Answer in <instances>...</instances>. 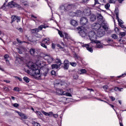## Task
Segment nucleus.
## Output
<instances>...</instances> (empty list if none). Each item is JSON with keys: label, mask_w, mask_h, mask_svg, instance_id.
Wrapping results in <instances>:
<instances>
[{"label": "nucleus", "mask_w": 126, "mask_h": 126, "mask_svg": "<svg viewBox=\"0 0 126 126\" xmlns=\"http://www.w3.org/2000/svg\"><path fill=\"white\" fill-rule=\"evenodd\" d=\"M31 17H32L33 18H37V17L35 16L34 15H32Z\"/></svg>", "instance_id": "69168bd1"}, {"label": "nucleus", "mask_w": 126, "mask_h": 126, "mask_svg": "<svg viewBox=\"0 0 126 126\" xmlns=\"http://www.w3.org/2000/svg\"><path fill=\"white\" fill-rule=\"evenodd\" d=\"M69 15L70 16L73 17L74 16H76V13L74 12H70L69 13Z\"/></svg>", "instance_id": "7c9ffc66"}, {"label": "nucleus", "mask_w": 126, "mask_h": 126, "mask_svg": "<svg viewBox=\"0 0 126 126\" xmlns=\"http://www.w3.org/2000/svg\"><path fill=\"white\" fill-rule=\"evenodd\" d=\"M105 34V31L102 29V28L101 29H98V30H97V36H98V37H103V36H104Z\"/></svg>", "instance_id": "1a4fd4ad"}, {"label": "nucleus", "mask_w": 126, "mask_h": 126, "mask_svg": "<svg viewBox=\"0 0 126 126\" xmlns=\"http://www.w3.org/2000/svg\"><path fill=\"white\" fill-rule=\"evenodd\" d=\"M70 64L72 65V66H76V63L71 62L70 63Z\"/></svg>", "instance_id": "58836bf2"}, {"label": "nucleus", "mask_w": 126, "mask_h": 126, "mask_svg": "<svg viewBox=\"0 0 126 126\" xmlns=\"http://www.w3.org/2000/svg\"><path fill=\"white\" fill-rule=\"evenodd\" d=\"M53 117L54 118H55L56 119H57V118L59 117V115L58 114H53Z\"/></svg>", "instance_id": "5fc2aeb1"}, {"label": "nucleus", "mask_w": 126, "mask_h": 126, "mask_svg": "<svg viewBox=\"0 0 126 126\" xmlns=\"http://www.w3.org/2000/svg\"><path fill=\"white\" fill-rule=\"evenodd\" d=\"M113 39H118V35L117 34H113L112 35Z\"/></svg>", "instance_id": "ea45409f"}, {"label": "nucleus", "mask_w": 126, "mask_h": 126, "mask_svg": "<svg viewBox=\"0 0 126 126\" xmlns=\"http://www.w3.org/2000/svg\"><path fill=\"white\" fill-rule=\"evenodd\" d=\"M56 71H55L54 70H52V71H51V74L52 75H56Z\"/></svg>", "instance_id": "603ef678"}, {"label": "nucleus", "mask_w": 126, "mask_h": 126, "mask_svg": "<svg viewBox=\"0 0 126 126\" xmlns=\"http://www.w3.org/2000/svg\"><path fill=\"white\" fill-rule=\"evenodd\" d=\"M17 113L18 114L19 116L21 117V120H23V119L24 120H27V119H28V117H27L26 115L21 113V112H19L18 111H17Z\"/></svg>", "instance_id": "2eb2a0df"}, {"label": "nucleus", "mask_w": 126, "mask_h": 126, "mask_svg": "<svg viewBox=\"0 0 126 126\" xmlns=\"http://www.w3.org/2000/svg\"><path fill=\"white\" fill-rule=\"evenodd\" d=\"M11 23H13L15 20L17 22H20L21 18L20 17L16 16L15 15H12L11 17Z\"/></svg>", "instance_id": "9d476101"}, {"label": "nucleus", "mask_w": 126, "mask_h": 126, "mask_svg": "<svg viewBox=\"0 0 126 126\" xmlns=\"http://www.w3.org/2000/svg\"><path fill=\"white\" fill-rule=\"evenodd\" d=\"M92 29H94V30H98V29H100L102 28L101 27V24L99 23H94L92 25Z\"/></svg>", "instance_id": "9b49d317"}, {"label": "nucleus", "mask_w": 126, "mask_h": 126, "mask_svg": "<svg viewBox=\"0 0 126 126\" xmlns=\"http://www.w3.org/2000/svg\"><path fill=\"white\" fill-rule=\"evenodd\" d=\"M55 47H56V45H55V44L52 43V49H55Z\"/></svg>", "instance_id": "13d9d810"}, {"label": "nucleus", "mask_w": 126, "mask_h": 126, "mask_svg": "<svg viewBox=\"0 0 126 126\" xmlns=\"http://www.w3.org/2000/svg\"><path fill=\"white\" fill-rule=\"evenodd\" d=\"M51 66L53 69H58V68H59V67H60V66H59V65L57 64H52Z\"/></svg>", "instance_id": "b1692460"}, {"label": "nucleus", "mask_w": 126, "mask_h": 126, "mask_svg": "<svg viewBox=\"0 0 126 126\" xmlns=\"http://www.w3.org/2000/svg\"><path fill=\"white\" fill-rule=\"evenodd\" d=\"M82 12L81 11H77L76 13V16H81L82 15Z\"/></svg>", "instance_id": "c85d7f7f"}, {"label": "nucleus", "mask_w": 126, "mask_h": 126, "mask_svg": "<svg viewBox=\"0 0 126 126\" xmlns=\"http://www.w3.org/2000/svg\"><path fill=\"white\" fill-rule=\"evenodd\" d=\"M4 90H5V91H8V88L7 87L4 88Z\"/></svg>", "instance_id": "e2e57ef3"}, {"label": "nucleus", "mask_w": 126, "mask_h": 126, "mask_svg": "<svg viewBox=\"0 0 126 126\" xmlns=\"http://www.w3.org/2000/svg\"><path fill=\"white\" fill-rule=\"evenodd\" d=\"M15 78H16V79H18L19 81H22V79H21V78H19V77L15 76Z\"/></svg>", "instance_id": "3c124183"}, {"label": "nucleus", "mask_w": 126, "mask_h": 126, "mask_svg": "<svg viewBox=\"0 0 126 126\" xmlns=\"http://www.w3.org/2000/svg\"><path fill=\"white\" fill-rule=\"evenodd\" d=\"M12 7H19V5L17 4L15 2L11 1L9 2L7 5H5V4H4L1 6V9L6 11L7 9H9V8H11Z\"/></svg>", "instance_id": "7ed1b4c3"}, {"label": "nucleus", "mask_w": 126, "mask_h": 126, "mask_svg": "<svg viewBox=\"0 0 126 126\" xmlns=\"http://www.w3.org/2000/svg\"><path fill=\"white\" fill-rule=\"evenodd\" d=\"M97 20L98 21V22H99V23H102L103 22V21H103V16H102V15H101V14H98L97 15Z\"/></svg>", "instance_id": "a211bd4d"}, {"label": "nucleus", "mask_w": 126, "mask_h": 126, "mask_svg": "<svg viewBox=\"0 0 126 126\" xmlns=\"http://www.w3.org/2000/svg\"><path fill=\"white\" fill-rule=\"evenodd\" d=\"M42 42L45 43V44H47L48 45H49V44H50V38H44L42 40Z\"/></svg>", "instance_id": "412c9836"}, {"label": "nucleus", "mask_w": 126, "mask_h": 126, "mask_svg": "<svg viewBox=\"0 0 126 126\" xmlns=\"http://www.w3.org/2000/svg\"><path fill=\"white\" fill-rule=\"evenodd\" d=\"M28 66L29 68L33 71V73H34L35 75H38V77H41L40 75V71L42 72V74H43L44 76H46L48 72H49V68L43 67L40 70L38 69L36 64L32 62H29Z\"/></svg>", "instance_id": "f257e3e1"}, {"label": "nucleus", "mask_w": 126, "mask_h": 126, "mask_svg": "<svg viewBox=\"0 0 126 126\" xmlns=\"http://www.w3.org/2000/svg\"><path fill=\"white\" fill-rule=\"evenodd\" d=\"M119 42H120V43L122 44V43H124V42H125V40L122 39V38H121L120 40H119Z\"/></svg>", "instance_id": "4d7b16f0"}, {"label": "nucleus", "mask_w": 126, "mask_h": 126, "mask_svg": "<svg viewBox=\"0 0 126 126\" xmlns=\"http://www.w3.org/2000/svg\"><path fill=\"white\" fill-rule=\"evenodd\" d=\"M58 33L60 37H61L62 38L64 37V38L66 39L67 41H70V40H71V37H70V36H69L68 34L65 33H64V35H63V32H62L60 31H59Z\"/></svg>", "instance_id": "0eeeda50"}, {"label": "nucleus", "mask_w": 126, "mask_h": 126, "mask_svg": "<svg viewBox=\"0 0 126 126\" xmlns=\"http://www.w3.org/2000/svg\"><path fill=\"white\" fill-rule=\"evenodd\" d=\"M116 19H117L119 25L124 24V22L123 21V20H120L119 17H118V16H117V18H116Z\"/></svg>", "instance_id": "c756f323"}, {"label": "nucleus", "mask_w": 126, "mask_h": 126, "mask_svg": "<svg viewBox=\"0 0 126 126\" xmlns=\"http://www.w3.org/2000/svg\"><path fill=\"white\" fill-rule=\"evenodd\" d=\"M56 62L57 63H59V66H61V64H62V62L61 60L59 59H57Z\"/></svg>", "instance_id": "473e14b6"}, {"label": "nucleus", "mask_w": 126, "mask_h": 126, "mask_svg": "<svg viewBox=\"0 0 126 126\" xmlns=\"http://www.w3.org/2000/svg\"><path fill=\"white\" fill-rule=\"evenodd\" d=\"M90 20L91 21H95V20H96V16L94 14L91 15L90 17Z\"/></svg>", "instance_id": "5701e85b"}, {"label": "nucleus", "mask_w": 126, "mask_h": 126, "mask_svg": "<svg viewBox=\"0 0 126 126\" xmlns=\"http://www.w3.org/2000/svg\"><path fill=\"white\" fill-rule=\"evenodd\" d=\"M53 115V112H50L48 113L47 116L50 117V116H52Z\"/></svg>", "instance_id": "864d4df0"}, {"label": "nucleus", "mask_w": 126, "mask_h": 126, "mask_svg": "<svg viewBox=\"0 0 126 126\" xmlns=\"http://www.w3.org/2000/svg\"><path fill=\"white\" fill-rule=\"evenodd\" d=\"M13 90L14 91H18V92H19L20 91V90H19V88H18V87H15L14 88Z\"/></svg>", "instance_id": "c03bdc74"}, {"label": "nucleus", "mask_w": 126, "mask_h": 126, "mask_svg": "<svg viewBox=\"0 0 126 126\" xmlns=\"http://www.w3.org/2000/svg\"><path fill=\"white\" fill-rule=\"evenodd\" d=\"M103 89H104V90H107V89H108V88H109V87L107 85H105L103 87Z\"/></svg>", "instance_id": "8fccbe9b"}, {"label": "nucleus", "mask_w": 126, "mask_h": 126, "mask_svg": "<svg viewBox=\"0 0 126 126\" xmlns=\"http://www.w3.org/2000/svg\"><path fill=\"white\" fill-rule=\"evenodd\" d=\"M56 92L58 95H63L64 93H65V92H63L62 90L60 89H56Z\"/></svg>", "instance_id": "6ab92c4d"}, {"label": "nucleus", "mask_w": 126, "mask_h": 126, "mask_svg": "<svg viewBox=\"0 0 126 126\" xmlns=\"http://www.w3.org/2000/svg\"><path fill=\"white\" fill-rule=\"evenodd\" d=\"M101 27L105 30V31H108V30H109V25H108L106 21H103L101 23Z\"/></svg>", "instance_id": "f8f14e48"}, {"label": "nucleus", "mask_w": 126, "mask_h": 126, "mask_svg": "<svg viewBox=\"0 0 126 126\" xmlns=\"http://www.w3.org/2000/svg\"><path fill=\"white\" fill-rule=\"evenodd\" d=\"M4 82H6V83H9L10 82V81L7 80H4Z\"/></svg>", "instance_id": "bf43d9fd"}, {"label": "nucleus", "mask_w": 126, "mask_h": 126, "mask_svg": "<svg viewBox=\"0 0 126 126\" xmlns=\"http://www.w3.org/2000/svg\"><path fill=\"white\" fill-rule=\"evenodd\" d=\"M83 2H87L88 1H89V0H83Z\"/></svg>", "instance_id": "338daca9"}, {"label": "nucleus", "mask_w": 126, "mask_h": 126, "mask_svg": "<svg viewBox=\"0 0 126 126\" xmlns=\"http://www.w3.org/2000/svg\"><path fill=\"white\" fill-rule=\"evenodd\" d=\"M4 60L6 62L7 65H10V63L9 62V56L8 54H6L4 56Z\"/></svg>", "instance_id": "4468645a"}, {"label": "nucleus", "mask_w": 126, "mask_h": 126, "mask_svg": "<svg viewBox=\"0 0 126 126\" xmlns=\"http://www.w3.org/2000/svg\"><path fill=\"white\" fill-rule=\"evenodd\" d=\"M75 7V6L73 4H68L67 6L62 5L60 6V9L66 12V11H69V10L73 9Z\"/></svg>", "instance_id": "39448f33"}, {"label": "nucleus", "mask_w": 126, "mask_h": 126, "mask_svg": "<svg viewBox=\"0 0 126 126\" xmlns=\"http://www.w3.org/2000/svg\"><path fill=\"white\" fill-rule=\"evenodd\" d=\"M13 106L15 108H17L18 107H19V104L18 103H14L13 104Z\"/></svg>", "instance_id": "79ce46f5"}, {"label": "nucleus", "mask_w": 126, "mask_h": 126, "mask_svg": "<svg viewBox=\"0 0 126 126\" xmlns=\"http://www.w3.org/2000/svg\"><path fill=\"white\" fill-rule=\"evenodd\" d=\"M109 7H110V4L107 3L105 5V8H106V9H108Z\"/></svg>", "instance_id": "37998d69"}, {"label": "nucleus", "mask_w": 126, "mask_h": 126, "mask_svg": "<svg viewBox=\"0 0 126 126\" xmlns=\"http://www.w3.org/2000/svg\"><path fill=\"white\" fill-rule=\"evenodd\" d=\"M32 125H33L34 126H41L39 123H37L35 121H32Z\"/></svg>", "instance_id": "2f4dec72"}, {"label": "nucleus", "mask_w": 126, "mask_h": 126, "mask_svg": "<svg viewBox=\"0 0 126 126\" xmlns=\"http://www.w3.org/2000/svg\"><path fill=\"white\" fill-rule=\"evenodd\" d=\"M63 95H65V96H68V97H71V94H70V93H65V92Z\"/></svg>", "instance_id": "e433bc0d"}, {"label": "nucleus", "mask_w": 126, "mask_h": 126, "mask_svg": "<svg viewBox=\"0 0 126 126\" xmlns=\"http://www.w3.org/2000/svg\"><path fill=\"white\" fill-rule=\"evenodd\" d=\"M84 13L87 16H89L91 14V10L89 8H86L84 10Z\"/></svg>", "instance_id": "f3484780"}, {"label": "nucleus", "mask_w": 126, "mask_h": 126, "mask_svg": "<svg viewBox=\"0 0 126 126\" xmlns=\"http://www.w3.org/2000/svg\"><path fill=\"white\" fill-rule=\"evenodd\" d=\"M119 26H120L121 28H125V26H124L123 24L119 25Z\"/></svg>", "instance_id": "052dcab7"}, {"label": "nucleus", "mask_w": 126, "mask_h": 126, "mask_svg": "<svg viewBox=\"0 0 126 126\" xmlns=\"http://www.w3.org/2000/svg\"><path fill=\"white\" fill-rule=\"evenodd\" d=\"M73 77L74 79H77L78 78V75H77V74H74L73 75Z\"/></svg>", "instance_id": "de8ad7c7"}, {"label": "nucleus", "mask_w": 126, "mask_h": 126, "mask_svg": "<svg viewBox=\"0 0 126 126\" xmlns=\"http://www.w3.org/2000/svg\"><path fill=\"white\" fill-rule=\"evenodd\" d=\"M117 1V0H110L109 2L110 3H115Z\"/></svg>", "instance_id": "09e8293b"}, {"label": "nucleus", "mask_w": 126, "mask_h": 126, "mask_svg": "<svg viewBox=\"0 0 126 126\" xmlns=\"http://www.w3.org/2000/svg\"><path fill=\"white\" fill-rule=\"evenodd\" d=\"M80 23L82 25H87V24H88V18L86 17H82L80 19Z\"/></svg>", "instance_id": "6e6552de"}, {"label": "nucleus", "mask_w": 126, "mask_h": 126, "mask_svg": "<svg viewBox=\"0 0 126 126\" xmlns=\"http://www.w3.org/2000/svg\"><path fill=\"white\" fill-rule=\"evenodd\" d=\"M115 13L116 15V18L119 17V9L118 8L115 9Z\"/></svg>", "instance_id": "72a5a7b5"}, {"label": "nucleus", "mask_w": 126, "mask_h": 126, "mask_svg": "<svg viewBox=\"0 0 126 126\" xmlns=\"http://www.w3.org/2000/svg\"><path fill=\"white\" fill-rule=\"evenodd\" d=\"M95 44H96V47L98 48V49H102L103 48V45H102L100 41L99 42L95 43Z\"/></svg>", "instance_id": "393cba45"}, {"label": "nucleus", "mask_w": 126, "mask_h": 126, "mask_svg": "<svg viewBox=\"0 0 126 126\" xmlns=\"http://www.w3.org/2000/svg\"><path fill=\"white\" fill-rule=\"evenodd\" d=\"M98 3V0H94V4H97Z\"/></svg>", "instance_id": "774afa93"}, {"label": "nucleus", "mask_w": 126, "mask_h": 126, "mask_svg": "<svg viewBox=\"0 0 126 126\" xmlns=\"http://www.w3.org/2000/svg\"><path fill=\"white\" fill-rule=\"evenodd\" d=\"M64 84V83L61 81L60 80H57L54 82L55 86H63Z\"/></svg>", "instance_id": "ddd939ff"}, {"label": "nucleus", "mask_w": 126, "mask_h": 126, "mask_svg": "<svg viewBox=\"0 0 126 126\" xmlns=\"http://www.w3.org/2000/svg\"><path fill=\"white\" fill-rule=\"evenodd\" d=\"M69 65V62H68V60H65L64 61V65H63L64 69H66V70L68 69Z\"/></svg>", "instance_id": "dca6fc26"}, {"label": "nucleus", "mask_w": 126, "mask_h": 126, "mask_svg": "<svg viewBox=\"0 0 126 126\" xmlns=\"http://www.w3.org/2000/svg\"><path fill=\"white\" fill-rule=\"evenodd\" d=\"M39 32V29L35 28L33 30H32V33H38Z\"/></svg>", "instance_id": "c9c22d12"}, {"label": "nucleus", "mask_w": 126, "mask_h": 126, "mask_svg": "<svg viewBox=\"0 0 126 126\" xmlns=\"http://www.w3.org/2000/svg\"><path fill=\"white\" fill-rule=\"evenodd\" d=\"M43 28L46 29V27H45V26H44V25H41L38 27V30L41 31L43 29Z\"/></svg>", "instance_id": "f704fd0d"}, {"label": "nucleus", "mask_w": 126, "mask_h": 126, "mask_svg": "<svg viewBox=\"0 0 126 126\" xmlns=\"http://www.w3.org/2000/svg\"><path fill=\"white\" fill-rule=\"evenodd\" d=\"M18 52L19 53V54H22V52L19 49H18Z\"/></svg>", "instance_id": "680f3d73"}, {"label": "nucleus", "mask_w": 126, "mask_h": 126, "mask_svg": "<svg viewBox=\"0 0 126 126\" xmlns=\"http://www.w3.org/2000/svg\"><path fill=\"white\" fill-rule=\"evenodd\" d=\"M110 99H111L112 101H115L116 100V98L112 96L110 97Z\"/></svg>", "instance_id": "6e6d98bb"}, {"label": "nucleus", "mask_w": 126, "mask_h": 126, "mask_svg": "<svg viewBox=\"0 0 126 126\" xmlns=\"http://www.w3.org/2000/svg\"><path fill=\"white\" fill-rule=\"evenodd\" d=\"M23 79H24V81H25V82H26V83H29V82H30V79H29L27 77H24L23 78Z\"/></svg>", "instance_id": "cd10ccee"}, {"label": "nucleus", "mask_w": 126, "mask_h": 126, "mask_svg": "<svg viewBox=\"0 0 126 126\" xmlns=\"http://www.w3.org/2000/svg\"><path fill=\"white\" fill-rule=\"evenodd\" d=\"M22 5H28V2L25 0H21Z\"/></svg>", "instance_id": "a878e982"}, {"label": "nucleus", "mask_w": 126, "mask_h": 126, "mask_svg": "<svg viewBox=\"0 0 126 126\" xmlns=\"http://www.w3.org/2000/svg\"><path fill=\"white\" fill-rule=\"evenodd\" d=\"M80 73H86V70H85V69H82L80 70Z\"/></svg>", "instance_id": "a19ab883"}, {"label": "nucleus", "mask_w": 126, "mask_h": 126, "mask_svg": "<svg viewBox=\"0 0 126 126\" xmlns=\"http://www.w3.org/2000/svg\"><path fill=\"white\" fill-rule=\"evenodd\" d=\"M41 112L42 113V114H43V115H45V116H48V112H46L44 110H42Z\"/></svg>", "instance_id": "49530a36"}, {"label": "nucleus", "mask_w": 126, "mask_h": 126, "mask_svg": "<svg viewBox=\"0 0 126 126\" xmlns=\"http://www.w3.org/2000/svg\"><path fill=\"white\" fill-rule=\"evenodd\" d=\"M30 53L32 56L35 55V49L34 48H31L30 50Z\"/></svg>", "instance_id": "bb28decb"}, {"label": "nucleus", "mask_w": 126, "mask_h": 126, "mask_svg": "<svg viewBox=\"0 0 126 126\" xmlns=\"http://www.w3.org/2000/svg\"><path fill=\"white\" fill-rule=\"evenodd\" d=\"M77 29L79 31V33L81 37L84 38L87 36V31H86L83 27H79L77 28Z\"/></svg>", "instance_id": "423d86ee"}, {"label": "nucleus", "mask_w": 126, "mask_h": 126, "mask_svg": "<svg viewBox=\"0 0 126 126\" xmlns=\"http://www.w3.org/2000/svg\"><path fill=\"white\" fill-rule=\"evenodd\" d=\"M114 90L115 91H118V90H119V87H115Z\"/></svg>", "instance_id": "0e129e2a"}, {"label": "nucleus", "mask_w": 126, "mask_h": 126, "mask_svg": "<svg viewBox=\"0 0 126 126\" xmlns=\"http://www.w3.org/2000/svg\"><path fill=\"white\" fill-rule=\"evenodd\" d=\"M38 118H43V114L40 111H36L35 112Z\"/></svg>", "instance_id": "4be33fe9"}, {"label": "nucleus", "mask_w": 126, "mask_h": 126, "mask_svg": "<svg viewBox=\"0 0 126 126\" xmlns=\"http://www.w3.org/2000/svg\"><path fill=\"white\" fill-rule=\"evenodd\" d=\"M120 35L121 36V38H122V37H125V36H126V32H120Z\"/></svg>", "instance_id": "4c0bfd02"}, {"label": "nucleus", "mask_w": 126, "mask_h": 126, "mask_svg": "<svg viewBox=\"0 0 126 126\" xmlns=\"http://www.w3.org/2000/svg\"><path fill=\"white\" fill-rule=\"evenodd\" d=\"M41 56H43L44 59L47 61L48 63H52L55 61V59L49 54L42 53Z\"/></svg>", "instance_id": "20e7f679"}, {"label": "nucleus", "mask_w": 126, "mask_h": 126, "mask_svg": "<svg viewBox=\"0 0 126 126\" xmlns=\"http://www.w3.org/2000/svg\"><path fill=\"white\" fill-rule=\"evenodd\" d=\"M89 37L90 40L92 42L89 44H85L84 45V47H86L87 50H88L89 52H91V53H92V52H93V49H92V48L90 47V45H91L92 43H100V41L96 40V39H97V35L96 34V32H90L89 33Z\"/></svg>", "instance_id": "f03ea898"}, {"label": "nucleus", "mask_w": 126, "mask_h": 126, "mask_svg": "<svg viewBox=\"0 0 126 126\" xmlns=\"http://www.w3.org/2000/svg\"><path fill=\"white\" fill-rule=\"evenodd\" d=\"M41 46H42L43 48H45V49H47V46L44 44L43 43H41L40 44Z\"/></svg>", "instance_id": "a18cd8bd"}, {"label": "nucleus", "mask_w": 126, "mask_h": 126, "mask_svg": "<svg viewBox=\"0 0 126 126\" xmlns=\"http://www.w3.org/2000/svg\"><path fill=\"white\" fill-rule=\"evenodd\" d=\"M70 24H71V25L74 26L75 27H76V26L78 25V23H77V22L74 20H71Z\"/></svg>", "instance_id": "aec40b11"}]
</instances>
